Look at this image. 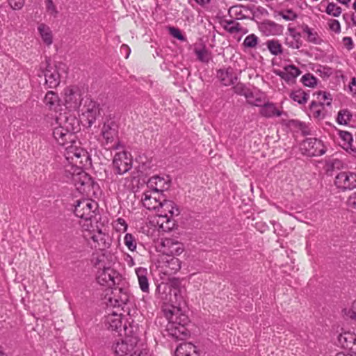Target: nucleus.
Segmentation results:
<instances>
[{
	"mask_svg": "<svg viewBox=\"0 0 356 356\" xmlns=\"http://www.w3.org/2000/svg\"><path fill=\"white\" fill-rule=\"evenodd\" d=\"M325 12L333 17H339L341 13V8L334 3H329Z\"/></svg>",
	"mask_w": 356,
	"mask_h": 356,
	"instance_id": "39",
	"label": "nucleus"
},
{
	"mask_svg": "<svg viewBox=\"0 0 356 356\" xmlns=\"http://www.w3.org/2000/svg\"><path fill=\"white\" fill-rule=\"evenodd\" d=\"M115 291H118L121 295L120 296V302L121 303H127L129 301V295L126 291H124L122 288L115 289Z\"/></svg>",
	"mask_w": 356,
	"mask_h": 356,
	"instance_id": "53",
	"label": "nucleus"
},
{
	"mask_svg": "<svg viewBox=\"0 0 356 356\" xmlns=\"http://www.w3.org/2000/svg\"><path fill=\"white\" fill-rule=\"evenodd\" d=\"M260 114L265 118L279 117L282 114V111L276 108L273 103H264L260 109Z\"/></svg>",
	"mask_w": 356,
	"mask_h": 356,
	"instance_id": "29",
	"label": "nucleus"
},
{
	"mask_svg": "<svg viewBox=\"0 0 356 356\" xmlns=\"http://www.w3.org/2000/svg\"><path fill=\"white\" fill-rule=\"evenodd\" d=\"M122 147H123V145H122V143L120 141H118V143H115L114 145V146L113 147V148L115 149H119L122 148Z\"/></svg>",
	"mask_w": 356,
	"mask_h": 356,
	"instance_id": "62",
	"label": "nucleus"
},
{
	"mask_svg": "<svg viewBox=\"0 0 356 356\" xmlns=\"http://www.w3.org/2000/svg\"><path fill=\"white\" fill-rule=\"evenodd\" d=\"M38 76H44V86L49 88H56L60 82V75L57 65L51 63L49 58L40 65Z\"/></svg>",
	"mask_w": 356,
	"mask_h": 356,
	"instance_id": "4",
	"label": "nucleus"
},
{
	"mask_svg": "<svg viewBox=\"0 0 356 356\" xmlns=\"http://www.w3.org/2000/svg\"><path fill=\"white\" fill-rule=\"evenodd\" d=\"M157 214L156 224L160 231L169 232L176 226L174 216L179 214V210L175 203L164 197L161 205L155 211Z\"/></svg>",
	"mask_w": 356,
	"mask_h": 356,
	"instance_id": "3",
	"label": "nucleus"
},
{
	"mask_svg": "<svg viewBox=\"0 0 356 356\" xmlns=\"http://www.w3.org/2000/svg\"><path fill=\"white\" fill-rule=\"evenodd\" d=\"M226 29L229 33H239L242 31V27L238 22L235 21H227Z\"/></svg>",
	"mask_w": 356,
	"mask_h": 356,
	"instance_id": "42",
	"label": "nucleus"
},
{
	"mask_svg": "<svg viewBox=\"0 0 356 356\" xmlns=\"http://www.w3.org/2000/svg\"><path fill=\"white\" fill-rule=\"evenodd\" d=\"M91 239L96 243L95 247L99 250H105L110 247L111 239L106 230L98 229L92 234Z\"/></svg>",
	"mask_w": 356,
	"mask_h": 356,
	"instance_id": "18",
	"label": "nucleus"
},
{
	"mask_svg": "<svg viewBox=\"0 0 356 356\" xmlns=\"http://www.w3.org/2000/svg\"><path fill=\"white\" fill-rule=\"evenodd\" d=\"M330 29L335 33H339L341 31V26L338 20L332 19L329 22Z\"/></svg>",
	"mask_w": 356,
	"mask_h": 356,
	"instance_id": "52",
	"label": "nucleus"
},
{
	"mask_svg": "<svg viewBox=\"0 0 356 356\" xmlns=\"http://www.w3.org/2000/svg\"><path fill=\"white\" fill-rule=\"evenodd\" d=\"M246 99L248 104L255 106L261 107L264 103L261 96L254 95L252 92H248Z\"/></svg>",
	"mask_w": 356,
	"mask_h": 356,
	"instance_id": "36",
	"label": "nucleus"
},
{
	"mask_svg": "<svg viewBox=\"0 0 356 356\" xmlns=\"http://www.w3.org/2000/svg\"><path fill=\"white\" fill-rule=\"evenodd\" d=\"M291 98L300 104H305L308 99L309 95L302 90L293 91L290 95Z\"/></svg>",
	"mask_w": 356,
	"mask_h": 356,
	"instance_id": "32",
	"label": "nucleus"
},
{
	"mask_svg": "<svg viewBox=\"0 0 356 356\" xmlns=\"http://www.w3.org/2000/svg\"><path fill=\"white\" fill-rule=\"evenodd\" d=\"M71 179L76 189L81 193H88L93 186V181L91 177L80 167L74 170Z\"/></svg>",
	"mask_w": 356,
	"mask_h": 356,
	"instance_id": "11",
	"label": "nucleus"
},
{
	"mask_svg": "<svg viewBox=\"0 0 356 356\" xmlns=\"http://www.w3.org/2000/svg\"><path fill=\"white\" fill-rule=\"evenodd\" d=\"M162 252L168 256L180 255L184 250V246L181 242L171 238H165L161 242Z\"/></svg>",
	"mask_w": 356,
	"mask_h": 356,
	"instance_id": "16",
	"label": "nucleus"
},
{
	"mask_svg": "<svg viewBox=\"0 0 356 356\" xmlns=\"http://www.w3.org/2000/svg\"><path fill=\"white\" fill-rule=\"evenodd\" d=\"M300 74V70L294 65H287L283 71H279L277 74L284 81L289 82L296 79Z\"/></svg>",
	"mask_w": 356,
	"mask_h": 356,
	"instance_id": "26",
	"label": "nucleus"
},
{
	"mask_svg": "<svg viewBox=\"0 0 356 356\" xmlns=\"http://www.w3.org/2000/svg\"><path fill=\"white\" fill-rule=\"evenodd\" d=\"M65 156L70 163L77 168L83 165L88 158L87 152L78 146L75 140L74 143L72 142L65 147Z\"/></svg>",
	"mask_w": 356,
	"mask_h": 356,
	"instance_id": "6",
	"label": "nucleus"
},
{
	"mask_svg": "<svg viewBox=\"0 0 356 356\" xmlns=\"http://www.w3.org/2000/svg\"><path fill=\"white\" fill-rule=\"evenodd\" d=\"M37 30L42 42L47 46H50L53 44V33L48 25L44 23H39Z\"/></svg>",
	"mask_w": 356,
	"mask_h": 356,
	"instance_id": "24",
	"label": "nucleus"
},
{
	"mask_svg": "<svg viewBox=\"0 0 356 356\" xmlns=\"http://www.w3.org/2000/svg\"><path fill=\"white\" fill-rule=\"evenodd\" d=\"M348 209L351 211H356V192L352 193L346 201Z\"/></svg>",
	"mask_w": 356,
	"mask_h": 356,
	"instance_id": "48",
	"label": "nucleus"
},
{
	"mask_svg": "<svg viewBox=\"0 0 356 356\" xmlns=\"http://www.w3.org/2000/svg\"><path fill=\"white\" fill-rule=\"evenodd\" d=\"M139 337L136 334H126V336L121 339L113 342L111 349L113 353L118 356H125L131 354L137 347L140 346Z\"/></svg>",
	"mask_w": 356,
	"mask_h": 356,
	"instance_id": "5",
	"label": "nucleus"
},
{
	"mask_svg": "<svg viewBox=\"0 0 356 356\" xmlns=\"http://www.w3.org/2000/svg\"><path fill=\"white\" fill-rule=\"evenodd\" d=\"M140 289L144 293H149V280L147 279V270L145 268H137L136 269Z\"/></svg>",
	"mask_w": 356,
	"mask_h": 356,
	"instance_id": "27",
	"label": "nucleus"
},
{
	"mask_svg": "<svg viewBox=\"0 0 356 356\" xmlns=\"http://www.w3.org/2000/svg\"><path fill=\"white\" fill-rule=\"evenodd\" d=\"M181 261L175 257H170L164 261L161 266L162 272L165 275H174L181 268Z\"/></svg>",
	"mask_w": 356,
	"mask_h": 356,
	"instance_id": "21",
	"label": "nucleus"
},
{
	"mask_svg": "<svg viewBox=\"0 0 356 356\" xmlns=\"http://www.w3.org/2000/svg\"><path fill=\"white\" fill-rule=\"evenodd\" d=\"M195 1L201 6H204L211 3V0H195Z\"/></svg>",
	"mask_w": 356,
	"mask_h": 356,
	"instance_id": "60",
	"label": "nucleus"
},
{
	"mask_svg": "<svg viewBox=\"0 0 356 356\" xmlns=\"http://www.w3.org/2000/svg\"><path fill=\"white\" fill-rule=\"evenodd\" d=\"M132 163L131 155L126 151L116 153L113 161L114 168L119 175L127 172L132 168Z\"/></svg>",
	"mask_w": 356,
	"mask_h": 356,
	"instance_id": "12",
	"label": "nucleus"
},
{
	"mask_svg": "<svg viewBox=\"0 0 356 356\" xmlns=\"http://www.w3.org/2000/svg\"><path fill=\"white\" fill-rule=\"evenodd\" d=\"M97 282L108 287H113L115 285H119L122 281V276L113 268L110 267H99L97 273Z\"/></svg>",
	"mask_w": 356,
	"mask_h": 356,
	"instance_id": "8",
	"label": "nucleus"
},
{
	"mask_svg": "<svg viewBox=\"0 0 356 356\" xmlns=\"http://www.w3.org/2000/svg\"><path fill=\"white\" fill-rule=\"evenodd\" d=\"M170 284L173 288L177 289L179 287V286L181 284V282H180L179 279L173 277L170 280Z\"/></svg>",
	"mask_w": 356,
	"mask_h": 356,
	"instance_id": "55",
	"label": "nucleus"
},
{
	"mask_svg": "<svg viewBox=\"0 0 356 356\" xmlns=\"http://www.w3.org/2000/svg\"><path fill=\"white\" fill-rule=\"evenodd\" d=\"M233 89H234V91L235 93L240 95H243L245 97H246L247 95L248 94V92H250L248 89L245 88L244 85H243L242 83L236 84L233 88Z\"/></svg>",
	"mask_w": 356,
	"mask_h": 356,
	"instance_id": "49",
	"label": "nucleus"
},
{
	"mask_svg": "<svg viewBox=\"0 0 356 356\" xmlns=\"http://www.w3.org/2000/svg\"><path fill=\"white\" fill-rule=\"evenodd\" d=\"M266 45L268 50L273 55L277 56L282 53V45L277 40H268L266 42Z\"/></svg>",
	"mask_w": 356,
	"mask_h": 356,
	"instance_id": "34",
	"label": "nucleus"
},
{
	"mask_svg": "<svg viewBox=\"0 0 356 356\" xmlns=\"http://www.w3.org/2000/svg\"><path fill=\"white\" fill-rule=\"evenodd\" d=\"M124 242L125 245L131 251H134L136 248V241L135 238L131 234H126L124 238Z\"/></svg>",
	"mask_w": 356,
	"mask_h": 356,
	"instance_id": "40",
	"label": "nucleus"
},
{
	"mask_svg": "<svg viewBox=\"0 0 356 356\" xmlns=\"http://www.w3.org/2000/svg\"><path fill=\"white\" fill-rule=\"evenodd\" d=\"M195 54L197 56L198 60L204 63H208L211 59L210 52L205 48L197 49L195 48Z\"/></svg>",
	"mask_w": 356,
	"mask_h": 356,
	"instance_id": "33",
	"label": "nucleus"
},
{
	"mask_svg": "<svg viewBox=\"0 0 356 356\" xmlns=\"http://www.w3.org/2000/svg\"><path fill=\"white\" fill-rule=\"evenodd\" d=\"M121 50H127V56H126V58H127L129 57V53H130V49L129 48V47L127 45V44H123L122 45L121 47Z\"/></svg>",
	"mask_w": 356,
	"mask_h": 356,
	"instance_id": "61",
	"label": "nucleus"
},
{
	"mask_svg": "<svg viewBox=\"0 0 356 356\" xmlns=\"http://www.w3.org/2000/svg\"><path fill=\"white\" fill-rule=\"evenodd\" d=\"M302 83L308 87H314L316 85V79L311 74H306L302 76Z\"/></svg>",
	"mask_w": 356,
	"mask_h": 356,
	"instance_id": "43",
	"label": "nucleus"
},
{
	"mask_svg": "<svg viewBox=\"0 0 356 356\" xmlns=\"http://www.w3.org/2000/svg\"><path fill=\"white\" fill-rule=\"evenodd\" d=\"M343 42L344 44L347 47L348 49H351L353 48V41L350 38H344Z\"/></svg>",
	"mask_w": 356,
	"mask_h": 356,
	"instance_id": "56",
	"label": "nucleus"
},
{
	"mask_svg": "<svg viewBox=\"0 0 356 356\" xmlns=\"http://www.w3.org/2000/svg\"><path fill=\"white\" fill-rule=\"evenodd\" d=\"M25 0H8L10 7L13 10H20L24 4Z\"/></svg>",
	"mask_w": 356,
	"mask_h": 356,
	"instance_id": "51",
	"label": "nucleus"
},
{
	"mask_svg": "<svg viewBox=\"0 0 356 356\" xmlns=\"http://www.w3.org/2000/svg\"><path fill=\"white\" fill-rule=\"evenodd\" d=\"M116 227L117 229L119 231L122 230L123 232H125L127 229V225L125 220L120 218L116 220Z\"/></svg>",
	"mask_w": 356,
	"mask_h": 356,
	"instance_id": "54",
	"label": "nucleus"
},
{
	"mask_svg": "<svg viewBox=\"0 0 356 356\" xmlns=\"http://www.w3.org/2000/svg\"><path fill=\"white\" fill-rule=\"evenodd\" d=\"M170 33L175 38L184 41L186 38L181 33V31L175 27H170L169 28Z\"/></svg>",
	"mask_w": 356,
	"mask_h": 356,
	"instance_id": "50",
	"label": "nucleus"
},
{
	"mask_svg": "<svg viewBox=\"0 0 356 356\" xmlns=\"http://www.w3.org/2000/svg\"><path fill=\"white\" fill-rule=\"evenodd\" d=\"M272 224H273V225L274 232H277V228H278L279 227H280V223H278V222H274V221H273V222H272Z\"/></svg>",
	"mask_w": 356,
	"mask_h": 356,
	"instance_id": "63",
	"label": "nucleus"
},
{
	"mask_svg": "<svg viewBox=\"0 0 356 356\" xmlns=\"http://www.w3.org/2000/svg\"><path fill=\"white\" fill-rule=\"evenodd\" d=\"M322 147L321 141L316 138H307L302 143V149H305V153L309 156L323 154L325 151Z\"/></svg>",
	"mask_w": 356,
	"mask_h": 356,
	"instance_id": "17",
	"label": "nucleus"
},
{
	"mask_svg": "<svg viewBox=\"0 0 356 356\" xmlns=\"http://www.w3.org/2000/svg\"><path fill=\"white\" fill-rule=\"evenodd\" d=\"M106 322L111 329L113 330H117L122 325L121 315L117 314L115 312L108 314L106 317Z\"/></svg>",
	"mask_w": 356,
	"mask_h": 356,
	"instance_id": "30",
	"label": "nucleus"
},
{
	"mask_svg": "<svg viewBox=\"0 0 356 356\" xmlns=\"http://www.w3.org/2000/svg\"><path fill=\"white\" fill-rule=\"evenodd\" d=\"M82 92L77 86H69L64 89L63 100L69 111L77 110L83 101Z\"/></svg>",
	"mask_w": 356,
	"mask_h": 356,
	"instance_id": "10",
	"label": "nucleus"
},
{
	"mask_svg": "<svg viewBox=\"0 0 356 356\" xmlns=\"http://www.w3.org/2000/svg\"><path fill=\"white\" fill-rule=\"evenodd\" d=\"M259 29L265 35H280L282 33L284 27L270 20H266L261 22Z\"/></svg>",
	"mask_w": 356,
	"mask_h": 356,
	"instance_id": "19",
	"label": "nucleus"
},
{
	"mask_svg": "<svg viewBox=\"0 0 356 356\" xmlns=\"http://www.w3.org/2000/svg\"><path fill=\"white\" fill-rule=\"evenodd\" d=\"M97 209V203L90 199H83L76 201L74 206L75 215L86 221L91 220L95 216Z\"/></svg>",
	"mask_w": 356,
	"mask_h": 356,
	"instance_id": "7",
	"label": "nucleus"
},
{
	"mask_svg": "<svg viewBox=\"0 0 356 356\" xmlns=\"http://www.w3.org/2000/svg\"><path fill=\"white\" fill-rule=\"evenodd\" d=\"M217 76L222 83L225 86H229L234 84V83L237 80L236 76L232 72V70L229 69L226 70H219L217 72Z\"/></svg>",
	"mask_w": 356,
	"mask_h": 356,
	"instance_id": "25",
	"label": "nucleus"
},
{
	"mask_svg": "<svg viewBox=\"0 0 356 356\" xmlns=\"http://www.w3.org/2000/svg\"><path fill=\"white\" fill-rule=\"evenodd\" d=\"M129 356H152V355L149 350L141 347L140 345L130 354Z\"/></svg>",
	"mask_w": 356,
	"mask_h": 356,
	"instance_id": "46",
	"label": "nucleus"
},
{
	"mask_svg": "<svg viewBox=\"0 0 356 356\" xmlns=\"http://www.w3.org/2000/svg\"><path fill=\"white\" fill-rule=\"evenodd\" d=\"M339 136L346 143L345 144L347 145V148L352 146L353 138L351 134L346 131H339Z\"/></svg>",
	"mask_w": 356,
	"mask_h": 356,
	"instance_id": "45",
	"label": "nucleus"
},
{
	"mask_svg": "<svg viewBox=\"0 0 356 356\" xmlns=\"http://www.w3.org/2000/svg\"><path fill=\"white\" fill-rule=\"evenodd\" d=\"M81 113L82 121L88 127H91L101 115L99 105L90 99L84 101Z\"/></svg>",
	"mask_w": 356,
	"mask_h": 356,
	"instance_id": "9",
	"label": "nucleus"
},
{
	"mask_svg": "<svg viewBox=\"0 0 356 356\" xmlns=\"http://www.w3.org/2000/svg\"><path fill=\"white\" fill-rule=\"evenodd\" d=\"M165 315L168 320L167 331L176 339H183L188 335L186 325L188 323V316L179 307L165 309Z\"/></svg>",
	"mask_w": 356,
	"mask_h": 356,
	"instance_id": "2",
	"label": "nucleus"
},
{
	"mask_svg": "<svg viewBox=\"0 0 356 356\" xmlns=\"http://www.w3.org/2000/svg\"><path fill=\"white\" fill-rule=\"evenodd\" d=\"M78 121L73 116L65 113H59L55 119L53 136L56 142L62 146H67L76 139L74 132L77 129Z\"/></svg>",
	"mask_w": 356,
	"mask_h": 356,
	"instance_id": "1",
	"label": "nucleus"
},
{
	"mask_svg": "<svg viewBox=\"0 0 356 356\" xmlns=\"http://www.w3.org/2000/svg\"><path fill=\"white\" fill-rule=\"evenodd\" d=\"M176 356H196V347L191 343L179 344L175 350Z\"/></svg>",
	"mask_w": 356,
	"mask_h": 356,
	"instance_id": "28",
	"label": "nucleus"
},
{
	"mask_svg": "<svg viewBox=\"0 0 356 356\" xmlns=\"http://www.w3.org/2000/svg\"><path fill=\"white\" fill-rule=\"evenodd\" d=\"M147 186L149 188V191H157L161 193L168 187L167 181L163 177L157 175L149 178Z\"/></svg>",
	"mask_w": 356,
	"mask_h": 356,
	"instance_id": "23",
	"label": "nucleus"
},
{
	"mask_svg": "<svg viewBox=\"0 0 356 356\" xmlns=\"http://www.w3.org/2000/svg\"><path fill=\"white\" fill-rule=\"evenodd\" d=\"M259 42V38L254 34H250L245 38L243 46L248 48H254L257 47Z\"/></svg>",
	"mask_w": 356,
	"mask_h": 356,
	"instance_id": "37",
	"label": "nucleus"
},
{
	"mask_svg": "<svg viewBox=\"0 0 356 356\" xmlns=\"http://www.w3.org/2000/svg\"><path fill=\"white\" fill-rule=\"evenodd\" d=\"M324 105L317 103L316 101H313L310 105V111L313 116L316 118L321 119L324 118Z\"/></svg>",
	"mask_w": 356,
	"mask_h": 356,
	"instance_id": "31",
	"label": "nucleus"
},
{
	"mask_svg": "<svg viewBox=\"0 0 356 356\" xmlns=\"http://www.w3.org/2000/svg\"><path fill=\"white\" fill-rule=\"evenodd\" d=\"M101 136L104 143L108 145L115 141L118 136V126L111 119H106L101 128Z\"/></svg>",
	"mask_w": 356,
	"mask_h": 356,
	"instance_id": "13",
	"label": "nucleus"
},
{
	"mask_svg": "<svg viewBox=\"0 0 356 356\" xmlns=\"http://www.w3.org/2000/svg\"><path fill=\"white\" fill-rule=\"evenodd\" d=\"M278 15L286 21L295 20L298 17L297 14L291 9L281 11L279 13Z\"/></svg>",
	"mask_w": 356,
	"mask_h": 356,
	"instance_id": "44",
	"label": "nucleus"
},
{
	"mask_svg": "<svg viewBox=\"0 0 356 356\" xmlns=\"http://www.w3.org/2000/svg\"><path fill=\"white\" fill-rule=\"evenodd\" d=\"M303 32L307 35V40L309 42L317 44L320 41V38L316 32H314L312 29L305 26L303 28Z\"/></svg>",
	"mask_w": 356,
	"mask_h": 356,
	"instance_id": "38",
	"label": "nucleus"
},
{
	"mask_svg": "<svg viewBox=\"0 0 356 356\" xmlns=\"http://www.w3.org/2000/svg\"><path fill=\"white\" fill-rule=\"evenodd\" d=\"M350 318L356 321V312H352L350 314Z\"/></svg>",
	"mask_w": 356,
	"mask_h": 356,
	"instance_id": "64",
	"label": "nucleus"
},
{
	"mask_svg": "<svg viewBox=\"0 0 356 356\" xmlns=\"http://www.w3.org/2000/svg\"><path fill=\"white\" fill-rule=\"evenodd\" d=\"M335 185L343 191L352 190L356 187V175L350 172H342L335 177Z\"/></svg>",
	"mask_w": 356,
	"mask_h": 356,
	"instance_id": "15",
	"label": "nucleus"
},
{
	"mask_svg": "<svg viewBox=\"0 0 356 356\" xmlns=\"http://www.w3.org/2000/svg\"><path fill=\"white\" fill-rule=\"evenodd\" d=\"M163 197L161 193L146 191L143 193L141 200L143 207L147 209L156 211L161 205V201Z\"/></svg>",
	"mask_w": 356,
	"mask_h": 356,
	"instance_id": "14",
	"label": "nucleus"
},
{
	"mask_svg": "<svg viewBox=\"0 0 356 356\" xmlns=\"http://www.w3.org/2000/svg\"><path fill=\"white\" fill-rule=\"evenodd\" d=\"M350 90L353 93L356 94V79L353 78L350 84Z\"/></svg>",
	"mask_w": 356,
	"mask_h": 356,
	"instance_id": "59",
	"label": "nucleus"
},
{
	"mask_svg": "<svg viewBox=\"0 0 356 356\" xmlns=\"http://www.w3.org/2000/svg\"><path fill=\"white\" fill-rule=\"evenodd\" d=\"M318 99L317 103L322 105L330 106L332 103V97L330 93L323 91H318L315 93Z\"/></svg>",
	"mask_w": 356,
	"mask_h": 356,
	"instance_id": "35",
	"label": "nucleus"
},
{
	"mask_svg": "<svg viewBox=\"0 0 356 356\" xmlns=\"http://www.w3.org/2000/svg\"><path fill=\"white\" fill-rule=\"evenodd\" d=\"M351 115L347 110L340 111L337 116V122L340 124H346L350 120Z\"/></svg>",
	"mask_w": 356,
	"mask_h": 356,
	"instance_id": "41",
	"label": "nucleus"
},
{
	"mask_svg": "<svg viewBox=\"0 0 356 356\" xmlns=\"http://www.w3.org/2000/svg\"><path fill=\"white\" fill-rule=\"evenodd\" d=\"M46 6L47 10L50 15L53 16L54 17H56L58 15V11L52 0H47Z\"/></svg>",
	"mask_w": 356,
	"mask_h": 356,
	"instance_id": "47",
	"label": "nucleus"
},
{
	"mask_svg": "<svg viewBox=\"0 0 356 356\" xmlns=\"http://www.w3.org/2000/svg\"><path fill=\"white\" fill-rule=\"evenodd\" d=\"M339 341L341 345L356 355V334L351 332H344L339 336Z\"/></svg>",
	"mask_w": 356,
	"mask_h": 356,
	"instance_id": "22",
	"label": "nucleus"
},
{
	"mask_svg": "<svg viewBox=\"0 0 356 356\" xmlns=\"http://www.w3.org/2000/svg\"><path fill=\"white\" fill-rule=\"evenodd\" d=\"M43 103L45 107L54 112L60 111L61 107L60 99L58 95L54 91H48L43 99Z\"/></svg>",
	"mask_w": 356,
	"mask_h": 356,
	"instance_id": "20",
	"label": "nucleus"
},
{
	"mask_svg": "<svg viewBox=\"0 0 356 356\" xmlns=\"http://www.w3.org/2000/svg\"><path fill=\"white\" fill-rule=\"evenodd\" d=\"M288 31L290 33V35L293 38V40H295L296 38H298L300 36V34L296 31L294 28L289 26V27H288Z\"/></svg>",
	"mask_w": 356,
	"mask_h": 356,
	"instance_id": "57",
	"label": "nucleus"
},
{
	"mask_svg": "<svg viewBox=\"0 0 356 356\" xmlns=\"http://www.w3.org/2000/svg\"><path fill=\"white\" fill-rule=\"evenodd\" d=\"M286 44L289 47H291L293 49H298L300 47V43L297 40H294V41H292L291 42H286Z\"/></svg>",
	"mask_w": 356,
	"mask_h": 356,
	"instance_id": "58",
	"label": "nucleus"
}]
</instances>
